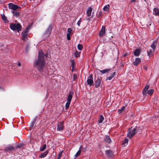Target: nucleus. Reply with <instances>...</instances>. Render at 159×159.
<instances>
[{
    "mask_svg": "<svg viewBox=\"0 0 159 159\" xmlns=\"http://www.w3.org/2000/svg\"><path fill=\"white\" fill-rule=\"evenodd\" d=\"M110 69H105L102 70H99V71L102 74H104L110 70Z\"/></svg>",
    "mask_w": 159,
    "mask_h": 159,
    "instance_id": "obj_32",
    "label": "nucleus"
},
{
    "mask_svg": "<svg viewBox=\"0 0 159 159\" xmlns=\"http://www.w3.org/2000/svg\"><path fill=\"white\" fill-rule=\"evenodd\" d=\"M8 7L9 9L12 10V11H15L19 8V7L18 6L12 3H9L8 4Z\"/></svg>",
    "mask_w": 159,
    "mask_h": 159,
    "instance_id": "obj_8",
    "label": "nucleus"
},
{
    "mask_svg": "<svg viewBox=\"0 0 159 159\" xmlns=\"http://www.w3.org/2000/svg\"><path fill=\"white\" fill-rule=\"evenodd\" d=\"M101 83V80L99 78H98L97 80L95 81V87L98 88L100 85Z\"/></svg>",
    "mask_w": 159,
    "mask_h": 159,
    "instance_id": "obj_19",
    "label": "nucleus"
},
{
    "mask_svg": "<svg viewBox=\"0 0 159 159\" xmlns=\"http://www.w3.org/2000/svg\"><path fill=\"white\" fill-rule=\"evenodd\" d=\"M81 18H80V20L78 21V22L77 23V25L79 26H80V24L81 22Z\"/></svg>",
    "mask_w": 159,
    "mask_h": 159,
    "instance_id": "obj_41",
    "label": "nucleus"
},
{
    "mask_svg": "<svg viewBox=\"0 0 159 159\" xmlns=\"http://www.w3.org/2000/svg\"><path fill=\"white\" fill-rule=\"evenodd\" d=\"M52 30V25H50L48 27L44 34L45 35H48L49 34Z\"/></svg>",
    "mask_w": 159,
    "mask_h": 159,
    "instance_id": "obj_13",
    "label": "nucleus"
},
{
    "mask_svg": "<svg viewBox=\"0 0 159 159\" xmlns=\"http://www.w3.org/2000/svg\"><path fill=\"white\" fill-rule=\"evenodd\" d=\"M16 9L13 11H12L11 12L13 14V15L16 17H18L19 16V12Z\"/></svg>",
    "mask_w": 159,
    "mask_h": 159,
    "instance_id": "obj_20",
    "label": "nucleus"
},
{
    "mask_svg": "<svg viewBox=\"0 0 159 159\" xmlns=\"http://www.w3.org/2000/svg\"><path fill=\"white\" fill-rule=\"evenodd\" d=\"M102 14V11H99L98 12V17H100L101 16Z\"/></svg>",
    "mask_w": 159,
    "mask_h": 159,
    "instance_id": "obj_40",
    "label": "nucleus"
},
{
    "mask_svg": "<svg viewBox=\"0 0 159 159\" xmlns=\"http://www.w3.org/2000/svg\"><path fill=\"white\" fill-rule=\"evenodd\" d=\"M104 141L108 143H110L111 142V140L110 137L108 135H106L104 138Z\"/></svg>",
    "mask_w": 159,
    "mask_h": 159,
    "instance_id": "obj_18",
    "label": "nucleus"
},
{
    "mask_svg": "<svg viewBox=\"0 0 159 159\" xmlns=\"http://www.w3.org/2000/svg\"><path fill=\"white\" fill-rule=\"evenodd\" d=\"M74 95V92L72 91H70L69 94L67 99V102L66 104L65 107L66 109H68L70 103L73 96Z\"/></svg>",
    "mask_w": 159,
    "mask_h": 159,
    "instance_id": "obj_3",
    "label": "nucleus"
},
{
    "mask_svg": "<svg viewBox=\"0 0 159 159\" xmlns=\"http://www.w3.org/2000/svg\"><path fill=\"white\" fill-rule=\"evenodd\" d=\"M24 144H20V148L22 147H24Z\"/></svg>",
    "mask_w": 159,
    "mask_h": 159,
    "instance_id": "obj_43",
    "label": "nucleus"
},
{
    "mask_svg": "<svg viewBox=\"0 0 159 159\" xmlns=\"http://www.w3.org/2000/svg\"><path fill=\"white\" fill-rule=\"evenodd\" d=\"M10 28L13 30H16L19 33L20 30V24L19 23H11L10 25Z\"/></svg>",
    "mask_w": 159,
    "mask_h": 159,
    "instance_id": "obj_5",
    "label": "nucleus"
},
{
    "mask_svg": "<svg viewBox=\"0 0 159 159\" xmlns=\"http://www.w3.org/2000/svg\"><path fill=\"white\" fill-rule=\"evenodd\" d=\"M115 72H114L111 75V76L108 77L106 79V80H111L114 77V76H115Z\"/></svg>",
    "mask_w": 159,
    "mask_h": 159,
    "instance_id": "obj_30",
    "label": "nucleus"
},
{
    "mask_svg": "<svg viewBox=\"0 0 159 159\" xmlns=\"http://www.w3.org/2000/svg\"><path fill=\"white\" fill-rule=\"evenodd\" d=\"M149 87V85H147L145 87L143 92V95L146 96L147 93H148L150 95H151L153 93L154 90L152 89H151L148 91Z\"/></svg>",
    "mask_w": 159,
    "mask_h": 159,
    "instance_id": "obj_4",
    "label": "nucleus"
},
{
    "mask_svg": "<svg viewBox=\"0 0 159 159\" xmlns=\"http://www.w3.org/2000/svg\"><path fill=\"white\" fill-rule=\"evenodd\" d=\"M62 151L61 152H59V153L58 155L57 159H60L61 157L62 156Z\"/></svg>",
    "mask_w": 159,
    "mask_h": 159,
    "instance_id": "obj_36",
    "label": "nucleus"
},
{
    "mask_svg": "<svg viewBox=\"0 0 159 159\" xmlns=\"http://www.w3.org/2000/svg\"><path fill=\"white\" fill-rule=\"evenodd\" d=\"M48 153V151H46L45 152L41 154L39 157L41 158H43L46 156Z\"/></svg>",
    "mask_w": 159,
    "mask_h": 159,
    "instance_id": "obj_25",
    "label": "nucleus"
},
{
    "mask_svg": "<svg viewBox=\"0 0 159 159\" xmlns=\"http://www.w3.org/2000/svg\"><path fill=\"white\" fill-rule=\"evenodd\" d=\"M92 9L93 8L91 7H89L88 9L86 12L87 15L89 17L91 16Z\"/></svg>",
    "mask_w": 159,
    "mask_h": 159,
    "instance_id": "obj_17",
    "label": "nucleus"
},
{
    "mask_svg": "<svg viewBox=\"0 0 159 159\" xmlns=\"http://www.w3.org/2000/svg\"><path fill=\"white\" fill-rule=\"evenodd\" d=\"M141 61V59L139 57L136 58L135 60V61L134 62V65L135 66H137Z\"/></svg>",
    "mask_w": 159,
    "mask_h": 159,
    "instance_id": "obj_15",
    "label": "nucleus"
},
{
    "mask_svg": "<svg viewBox=\"0 0 159 159\" xmlns=\"http://www.w3.org/2000/svg\"><path fill=\"white\" fill-rule=\"evenodd\" d=\"M157 42L156 41L153 42L152 44L151 45V47L152 48L153 50H154L155 49V47L157 45Z\"/></svg>",
    "mask_w": 159,
    "mask_h": 159,
    "instance_id": "obj_24",
    "label": "nucleus"
},
{
    "mask_svg": "<svg viewBox=\"0 0 159 159\" xmlns=\"http://www.w3.org/2000/svg\"><path fill=\"white\" fill-rule=\"evenodd\" d=\"M24 123V121H23V122L21 123L22 124L23 123Z\"/></svg>",
    "mask_w": 159,
    "mask_h": 159,
    "instance_id": "obj_48",
    "label": "nucleus"
},
{
    "mask_svg": "<svg viewBox=\"0 0 159 159\" xmlns=\"http://www.w3.org/2000/svg\"><path fill=\"white\" fill-rule=\"evenodd\" d=\"M5 150L6 152H13L14 150V148L11 145H8L5 147Z\"/></svg>",
    "mask_w": 159,
    "mask_h": 159,
    "instance_id": "obj_10",
    "label": "nucleus"
},
{
    "mask_svg": "<svg viewBox=\"0 0 159 159\" xmlns=\"http://www.w3.org/2000/svg\"><path fill=\"white\" fill-rule=\"evenodd\" d=\"M28 29L29 27L27 28L26 30L23 31L22 33V39L24 41H26L28 39L27 35Z\"/></svg>",
    "mask_w": 159,
    "mask_h": 159,
    "instance_id": "obj_6",
    "label": "nucleus"
},
{
    "mask_svg": "<svg viewBox=\"0 0 159 159\" xmlns=\"http://www.w3.org/2000/svg\"><path fill=\"white\" fill-rule=\"evenodd\" d=\"M105 27L104 26L102 27L101 30H100L99 35L100 37H102L105 34Z\"/></svg>",
    "mask_w": 159,
    "mask_h": 159,
    "instance_id": "obj_14",
    "label": "nucleus"
},
{
    "mask_svg": "<svg viewBox=\"0 0 159 159\" xmlns=\"http://www.w3.org/2000/svg\"><path fill=\"white\" fill-rule=\"evenodd\" d=\"M87 20H89V19H87Z\"/></svg>",
    "mask_w": 159,
    "mask_h": 159,
    "instance_id": "obj_47",
    "label": "nucleus"
},
{
    "mask_svg": "<svg viewBox=\"0 0 159 159\" xmlns=\"http://www.w3.org/2000/svg\"><path fill=\"white\" fill-rule=\"evenodd\" d=\"M83 48V46L82 44H79L78 45V48L79 50H81Z\"/></svg>",
    "mask_w": 159,
    "mask_h": 159,
    "instance_id": "obj_35",
    "label": "nucleus"
},
{
    "mask_svg": "<svg viewBox=\"0 0 159 159\" xmlns=\"http://www.w3.org/2000/svg\"><path fill=\"white\" fill-rule=\"evenodd\" d=\"M83 149L82 146H81L80 147V150L77 152L75 155V157H77L79 156L81 152V151Z\"/></svg>",
    "mask_w": 159,
    "mask_h": 159,
    "instance_id": "obj_22",
    "label": "nucleus"
},
{
    "mask_svg": "<svg viewBox=\"0 0 159 159\" xmlns=\"http://www.w3.org/2000/svg\"><path fill=\"white\" fill-rule=\"evenodd\" d=\"M153 14L159 16V9L157 8H155L153 9Z\"/></svg>",
    "mask_w": 159,
    "mask_h": 159,
    "instance_id": "obj_23",
    "label": "nucleus"
},
{
    "mask_svg": "<svg viewBox=\"0 0 159 159\" xmlns=\"http://www.w3.org/2000/svg\"><path fill=\"white\" fill-rule=\"evenodd\" d=\"M45 61L44 59L43 53L42 51H39L38 59L34 62V66L40 72H42L45 67Z\"/></svg>",
    "mask_w": 159,
    "mask_h": 159,
    "instance_id": "obj_1",
    "label": "nucleus"
},
{
    "mask_svg": "<svg viewBox=\"0 0 159 159\" xmlns=\"http://www.w3.org/2000/svg\"><path fill=\"white\" fill-rule=\"evenodd\" d=\"M125 107L123 106L121 109H118L119 113L120 114L122 112L125 110Z\"/></svg>",
    "mask_w": 159,
    "mask_h": 159,
    "instance_id": "obj_31",
    "label": "nucleus"
},
{
    "mask_svg": "<svg viewBox=\"0 0 159 159\" xmlns=\"http://www.w3.org/2000/svg\"><path fill=\"white\" fill-rule=\"evenodd\" d=\"M71 66L72 68V70L73 71L75 68V62L74 60H71Z\"/></svg>",
    "mask_w": 159,
    "mask_h": 159,
    "instance_id": "obj_29",
    "label": "nucleus"
},
{
    "mask_svg": "<svg viewBox=\"0 0 159 159\" xmlns=\"http://www.w3.org/2000/svg\"><path fill=\"white\" fill-rule=\"evenodd\" d=\"M43 55H44V56H45L46 57H48V54H45V55H44V54H43Z\"/></svg>",
    "mask_w": 159,
    "mask_h": 159,
    "instance_id": "obj_44",
    "label": "nucleus"
},
{
    "mask_svg": "<svg viewBox=\"0 0 159 159\" xmlns=\"http://www.w3.org/2000/svg\"><path fill=\"white\" fill-rule=\"evenodd\" d=\"M106 153L107 157L110 158H112L113 157V154L112 152L110 150H108L106 151Z\"/></svg>",
    "mask_w": 159,
    "mask_h": 159,
    "instance_id": "obj_12",
    "label": "nucleus"
},
{
    "mask_svg": "<svg viewBox=\"0 0 159 159\" xmlns=\"http://www.w3.org/2000/svg\"><path fill=\"white\" fill-rule=\"evenodd\" d=\"M104 119V118L102 115H101L99 116V119L98 120L99 123H102V122L103 120Z\"/></svg>",
    "mask_w": 159,
    "mask_h": 159,
    "instance_id": "obj_26",
    "label": "nucleus"
},
{
    "mask_svg": "<svg viewBox=\"0 0 159 159\" xmlns=\"http://www.w3.org/2000/svg\"><path fill=\"white\" fill-rule=\"evenodd\" d=\"M110 7V5L109 4H108L107 5L105 6L104 7L103 10L105 11L108 12L109 10V8Z\"/></svg>",
    "mask_w": 159,
    "mask_h": 159,
    "instance_id": "obj_28",
    "label": "nucleus"
},
{
    "mask_svg": "<svg viewBox=\"0 0 159 159\" xmlns=\"http://www.w3.org/2000/svg\"><path fill=\"white\" fill-rule=\"evenodd\" d=\"M36 120V118L34 119V120L31 123V124L30 125L29 127V129L30 130H31L33 128V127L34 126V125H35Z\"/></svg>",
    "mask_w": 159,
    "mask_h": 159,
    "instance_id": "obj_16",
    "label": "nucleus"
},
{
    "mask_svg": "<svg viewBox=\"0 0 159 159\" xmlns=\"http://www.w3.org/2000/svg\"><path fill=\"white\" fill-rule=\"evenodd\" d=\"M148 49L147 51L148 55L149 58L153 56L154 53V50H152L149 47H148Z\"/></svg>",
    "mask_w": 159,
    "mask_h": 159,
    "instance_id": "obj_11",
    "label": "nucleus"
},
{
    "mask_svg": "<svg viewBox=\"0 0 159 159\" xmlns=\"http://www.w3.org/2000/svg\"><path fill=\"white\" fill-rule=\"evenodd\" d=\"M136 0H131V2H134Z\"/></svg>",
    "mask_w": 159,
    "mask_h": 159,
    "instance_id": "obj_45",
    "label": "nucleus"
},
{
    "mask_svg": "<svg viewBox=\"0 0 159 159\" xmlns=\"http://www.w3.org/2000/svg\"><path fill=\"white\" fill-rule=\"evenodd\" d=\"M64 122L61 121L58 122L57 124V130L58 131H62L64 129Z\"/></svg>",
    "mask_w": 159,
    "mask_h": 159,
    "instance_id": "obj_9",
    "label": "nucleus"
},
{
    "mask_svg": "<svg viewBox=\"0 0 159 159\" xmlns=\"http://www.w3.org/2000/svg\"><path fill=\"white\" fill-rule=\"evenodd\" d=\"M1 16H2V19L4 21H6L7 20V18L6 17V16H4V15H3H3H1Z\"/></svg>",
    "mask_w": 159,
    "mask_h": 159,
    "instance_id": "obj_37",
    "label": "nucleus"
},
{
    "mask_svg": "<svg viewBox=\"0 0 159 159\" xmlns=\"http://www.w3.org/2000/svg\"><path fill=\"white\" fill-rule=\"evenodd\" d=\"M20 29H21V25H20Z\"/></svg>",
    "mask_w": 159,
    "mask_h": 159,
    "instance_id": "obj_49",
    "label": "nucleus"
},
{
    "mask_svg": "<svg viewBox=\"0 0 159 159\" xmlns=\"http://www.w3.org/2000/svg\"><path fill=\"white\" fill-rule=\"evenodd\" d=\"M80 52H78L77 51H76L75 52V57H79L80 56Z\"/></svg>",
    "mask_w": 159,
    "mask_h": 159,
    "instance_id": "obj_34",
    "label": "nucleus"
},
{
    "mask_svg": "<svg viewBox=\"0 0 159 159\" xmlns=\"http://www.w3.org/2000/svg\"><path fill=\"white\" fill-rule=\"evenodd\" d=\"M67 38L68 40H70V34H67Z\"/></svg>",
    "mask_w": 159,
    "mask_h": 159,
    "instance_id": "obj_42",
    "label": "nucleus"
},
{
    "mask_svg": "<svg viewBox=\"0 0 159 159\" xmlns=\"http://www.w3.org/2000/svg\"><path fill=\"white\" fill-rule=\"evenodd\" d=\"M132 127L129 128L128 129L127 137L129 139H131L134 135H135L137 131L139 129V127H137L136 126L132 130H131Z\"/></svg>",
    "mask_w": 159,
    "mask_h": 159,
    "instance_id": "obj_2",
    "label": "nucleus"
},
{
    "mask_svg": "<svg viewBox=\"0 0 159 159\" xmlns=\"http://www.w3.org/2000/svg\"><path fill=\"white\" fill-rule=\"evenodd\" d=\"M128 141L129 140L127 138H125L123 141L122 145H124V147L126 146L127 145Z\"/></svg>",
    "mask_w": 159,
    "mask_h": 159,
    "instance_id": "obj_27",
    "label": "nucleus"
},
{
    "mask_svg": "<svg viewBox=\"0 0 159 159\" xmlns=\"http://www.w3.org/2000/svg\"><path fill=\"white\" fill-rule=\"evenodd\" d=\"M46 144H44L43 146L40 148V150L41 151H43L46 148Z\"/></svg>",
    "mask_w": 159,
    "mask_h": 159,
    "instance_id": "obj_33",
    "label": "nucleus"
},
{
    "mask_svg": "<svg viewBox=\"0 0 159 159\" xmlns=\"http://www.w3.org/2000/svg\"><path fill=\"white\" fill-rule=\"evenodd\" d=\"M140 50L139 49H137L134 52V55L135 56H138L140 54Z\"/></svg>",
    "mask_w": 159,
    "mask_h": 159,
    "instance_id": "obj_21",
    "label": "nucleus"
},
{
    "mask_svg": "<svg viewBox=\"0 0 159 159\" xmlns=\"http://www.w3.org/2000/svg\"><path fill=\"white\" fill-rule=\"evenodd\" d=\"M87 82V84L90 86L93 85V81L92 74L89 75V76L88 78Z\"/></svg>",
    "mask_w": 159,
    "mask_h": 159,
    "instance_id": "obj_7",
    "label": "nucleus"
},
{
    "mask_svg": "<svg viewBox=\"0 0 159 159\" xmlns=\"http://www.w3.org/2000/svg\"><path fill=\"white\" fill-rule=\"evenodd\" d=\"M73 79L74 80H76L77 78V74H73Z\"/></svg>",
    "mask_w": 159,
    "mask_h": 159,
    "instance_id": "obj_38",
    "label": "nucleus"
},
{
    "mask_svg": "<svg viewBox=\"0 0 159 159\" xmlns=\"http://www.w3.org/2000/svg\"><path fill=\"white\" fill-rule=\"evenodd\" d=\"M18 66H20V62H18Z\"/></svg>",
    "mask_w": 159,
    "mask_h": 159,
    "instance_id": "obj_46",
    "label": "nucleus"
},
{
    "mask_svg": "<svg viewBox=\"0 0 159 159\" xmlns=\"http://www.w3.org/2000/svg\"><path fill=\"white\" fill-rule=\"evenodd\" d=\"M72 31V30L70 28H68V29L67 30V32H68V33L67 34H70L71 33Z\"/></svg>",
    "mask_w": 159,
    "mask_h": 159,
    "instance_id": "obj_39",
    "label": "nucleus"
}]
</instances>
